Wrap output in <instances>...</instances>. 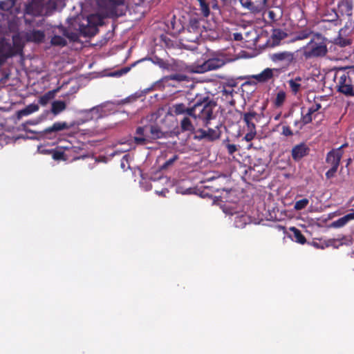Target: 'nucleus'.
<instances>
[{"mask_svg":"<svg viewBox=\"0 0 354 354\" xmlns=\"http://www.w3.org/2000/svg\"><path fill=\"white\" fill-rule=\"evenodd\" d=\"M100 8H104L102 14H91L78 24V30L83 37H91L98 32V27L103 24L105 17L122 16L125 1H96Z\"/></svg>","mask_w":354,"mask_h":354,"instance_id":"1","label":"nucleus"},{"mask_svg":"<svg viewBox=\"0 0 354 354\" xmlns=\"http://www.w3.org/2000/svg\"><path fill=\"white\" fill-rule=\"evenodd\" d=\"M216 102L208 95H196L193 101L192 118L203 127H207L216 117L214 110Z\"/></svg>","mask_w":354,"mask_h":354,"instance_id":"2","label":"nucleus"},{"mask_svg":"<svg viewBox=\"0 0 354 354\" xmlns=\"http://www.w3.org/2000/svg\"><path fill=\"white\" fill-rule=\"evenodd\" d=\"M327 39L320 33L313 35L310 41L307 44V50L305 51L306 57H324L328 52L326 46Z\"/></svg>","mask_w":354,"mask_h":354,"instance_id":"3","label":"nucleus"},{"mask_svg":"<svg viewBox=\"0 0 354 354\" xmlns=\"http://www.w3.org/2000/svg\"><path fill=\"white\" fill-rule=\"evenodd\" d=\"M205 24L206 21L204 19L192 17L187 26V32L191 35L187 36L186 39L190 42L197 41L202 36L203 32L207 30Z\"/></svg>","mask_w":354,"mask_h":354,"instance_id":"4","label":"nucleus"},{"mask_svg":"<svg viewBox=\"0 0 354 354\" xmlns=\"http://www.w3.org/2000/svg\"><path fill=\"white\" fill-rule=\"evenodd\" d=\"M225 64V61L220 58H212L203 64H196L185 67V71L192 73H203L218 69Z\"/></svg>","mask_w":354,"mask_h":354,"instance_id":"5","label":"nucleus"},{"mask_svg":"<svg viewBox=\"0 0 354 354\" xmlns=\"http://www.w3.org/2000/svg\"><path fill=\"white\" fill-rule=\"evenodd\" d=\"M344 147V145H342L337 149H332L326 155V162L331 166L330 169L326 173V177L328 179L334 177L337 171L341 158L343 156L342 148Z\"/></svg>","mask_w":354,"mask_h":354,"instance_id":"6","label":"nucleus"},{"mask_svg":"<svg viewBox=\"0 0 354 354\" xmlns=\"http://www.w3.org/2000/svg\"><path fill=\"white\" fill-rule=\"evenodd\" d=\"M353 74H350V69L344 71L338 78L337 83V91L348 97H354V84L352 78Z\"/></svg>","mask_w":354,"mask_h":354,"instance_id":"7","label":"nucleus"},{"mask_svg":"<svg viewBox=\"0 0 354 354\" xmlns=\"http://www.w3.org/2000/svg\"><path fill=\"white\" fill-rule=\"evenodd\" d=\"M270 59L274 63L283 64L287 66L294 62L295 53L290 51H279L270 55Z\"/></svg>","mask_w":354,"mask_h":354,"instance_id":"8","label":"nucleus"},{"mask_svg":"<svg viewBox=\"0 0 354 354\" xmlns=\"http://www.w3.org/2000/svg\"><path fill=\"white\" fill-rule=\"evenodd\" d=\"M133 141L138 145H145L151 143L148 125L136 128Z\"/></svg>","mask_w":354,"mask_h":354,"instance_id":"9","label":"nucleus"},{"mask_svg":"<svg viewBox=\"0 0 354 354\" xmlns=\"http://www.w3.org/2000/svg\"><path fill=\"white\" fill-rule=\"evenodd\" d=\"M194 138L198 140L205 139L208 141L212 142L219 138L220 134L217 131L208 128L207 130L203 129H198L194 132Z\"/></svg>","mask_w":354,"mask_h":354,"instance_id":"10","label":"nucleus"},{"mask_svg":"<svg viewBox=\"0 0 354 354\" xmlns=\"http://www.w3.org/2000/svg\"><path fill=\"white\" fill-rule=\"evenodd\" d=\"M310 152V148L304 142L295 145L291 150V156L295 162L301 160L303 158L308 156Z\"/></svg>","mask_w":354,"mask_h":354,"instance_id":"11","label":"nucleus"},{"mask_svg":"<svg viewBox=\"0 0 354 354\" xmlns=\"http://www.w3.org/2000/svg\"><path fill=\"white\" fill-rule=\"evenodd\" d=\"M275 73L277 76L280 73V70L279 68H266L260 73L252 75V77L259 83H265L272 80Z\"/></svg>","mask_w":354,"mask_h":354,"instance_id":"12","label":"nucleus"},{"mask_svg":"<svg viewBox=\"0 0 354 354\" xmlns=\"http://www.w3.org/2000/svg\"><path fill=\"white\" fill-rule=\"evenodd\" d=\"M72 127L71 124H68L66 122H56L52 126L45 129L43 131L44 136L46 138H51L50 135L55 133L58 131L63 130H68Z\"/></svg>","mask_w":354,"mask_h":354,"instance_id":"13","label":"nucleus"},{"mask_svg":"<svg viewBox=\"0 0 354 354\" xmlns=\"http://www.w3.org/2000/svg\"><path fill=\"white\" fill-rule=\"evenodd\" d=\"M240 3L250 12L257 14L263 10L267 1H240Z\"/></svg>","mask_w":354,"mask_h":354,"instance_id":"14","label":"nucleus"},{"mask_svg":"<svg viewBox=\"0 0 354 354\" xmlns=\"http://www.w3.org/2000/svg\"><path fill=\"white\" fill-rule=\"evenodd\" d=\"M354 1H339L338 9L342 15L349 17V20L354 21Z\"/></svg>","mask_w":354,"mask_h":354,"instance_id":"15","label":"nucleus"},{"mask_svg":"<svg viewBox=\"0 0 354 354\" xmlns=\"http://www.w3.org/2000/svg\"><path fill=\"white\" fill-rule=\"evenodd\" d=\"M171 109L176 115H185L192 118L193 105L187 106L183 103H176L173 104Z\"/></svg>","mask_w":354,"mask_h":354,"instance_id":"16","label":"nucleus"},{"mask_svg":"<svg viewBox=\"0 0 354 354\" xmlns=\"http://www.w3.org/2000/svg\"><path fill=\"white\" fill-rule=\"evenodd\" d=\"M259 119V115L257 112L252 111L243 113V120L246 124L248 129H256L255 122H258Z\"/></svg>","mask_w":354,"mask_h":354,"instance_id":"17","label":"nucleus"},{"mask_svg":"<svg viewBox=\"0 0 354 354\" xmlns=\"http://www.w3.org/2000/svg\"><path fill=\"white\" fill-rule=\"evenodd\" d=\"M0 54L6 58L15 56V53L11 48V43L9 39L1 38L0 39Z\"/></svg>","mask_w":354,"mask_h":354,"instance_id":"18","label":"nucleus"},{"mask_svg":"<svg viewBox=\"0 0 354 354\" xmlns=\"http://www.w3.org/2000/svg\"><path fill=\"white\" fill-rule=\"evenodd\" d=\"M351 211V212L333 221L330 225L331 227L335 228L342 227L345 225H346L349 221L354 220V209H352Z\"/></svg>","mask_w":354,"mask_h":354,"instance_id":"19","label":"nucleus"},{"mask_svg":"<svg viewBox=\"0 0 354 354\" xmlns=\"http://www.w3.org/2000/svg\"><path fill=\"white\" fill-rule=\"evenodd\" d=\"M45 37L44 32L39 30H33L26 33V39L29 41L40 43Z\"/></svg>","mask_w":354,"mask_h":354,"instance_id":"20","label":"nucleus"},{"mask_svg":"<svg viewBox=\"0 0 354 354\" xmlns=\"http://www.w3.org/2000/svg\"><path fill=\"white\" fill-rule=\"evenodd\" d=\"M145 2L146 1H139L138 3H135L134 6H133L130 5L129 1H125L124 4L126 6L124 8V12H126L127 8L131 9L130 7L131 6V8L136 10L135 12L138 15V18H140L144 16L146 12L145 8H144V4ZM125 15V13H124L122 15Z\"/></svg>","mask_w":354,"mask_h":354,"instance_id":"21","label":"nucleus"},{"mask_svg":"<svg viewBox=\"0 0 354 354\" xmlns=\"http://www.w3.org/2000/svg\"><path fill=\"white\" fill-rule=\"evenodd\" d=\"M144 60H148L151 62L155 65H157L162 69H169V64L167 60H165L157 55H153L151 57H146L142 59H140L139 62H142Z\"/></svg>","mask_w":354,"mask_h":354,"instance_id":"22","label":"nucleus"},{"mask_svg":"<svg viewBox=\"0 0 354 354\" xmlns=\"http://www.w3.org/2000/svg\"><path fill=\"white\" fill-rule=\"evenodd\" d=\"M148 128L149 131L150 142H151L153 140L160 139L165 137V133L158 125L149 124L148 125Z\"/></svg>","mask_w":354,"mask_h":354,"instance_id":"23","label":"nucleus"},{"mask_svg":"<svg viewBox=\"0 0 354 354\" xmlns=\"http://www.w3.org/2000/svg\"><path fill=\"white\" fill-rule=\"evenodd\" d=\"M11 48L12 52L15 53V55L21 54L23 51L24 44L21 38L18 35H14L12 37V43L11 44Z\"/></svg>","mask_w":354,"mask_h":354,"instance_id":"24","label":"nucleus"},{"mask_svg":"<svg viewBox=\"0 0 354 354\" xmlns=\"http://www.w3.org/2000/svg\"><path fill=\"white\" fill-rule=\"evenodd\" d=\"M190 117L191 116L185 115L181 120L180 124L183 131L195 132V127L191 121Z\"/></svg>","mask_w":354,"mask_h":354,"instance_id":"25","label":"nucleus"},{"mask_svg":"<svg viewBox=\"0 0 354 354\" xmlns=\"http://www.w3.org/2000/svg\"><path fill=\"white\" fill-rule=\"evenodd\" d=\"M66 109V104L64 101L55 100L52 103L51 112L53 115H57Z\"/></svg>","mask_w":354,"mask_h":354,"instance_id":"26","label":"nucleus"},{"mask_svg":"<svg viewBox=\"0 0 354 354\" xmlns=\"http://www.w3.org/2000/svg\"><path fill=\"white\" fill-rule=\"evenodd\" d=\"M290 230L292 232V239L293 241L300 244H304L306 242L305 236L299 229L291 227Z\"/></svg>","mask_w":354,"mask_h":354,"instance_id":"27","label":"nucleus"},{"mask_svg":"<svg viewBox=\"0 0 354 354\" xmlns=\"http://www.w3.org/2000/svg\"><path fill=\"white\" fill-rule=\"evenodd\" d=\"M286 99V93L284 91L281 90L279 91L276 95V97L273 102L274 106L276 108H280L281 107Z\"/></svg>","mask_w":354,"mask_h":354,"instance_id":"28","label":"nucleus"},{"mask_svg":"<svg viewBox=\"0 0 354 354\" xmlns=\"http://www.w3.org/2000/svg\"><path fill=\"white\" fill-rule=\"evenodd\" d=\"M313 34L310 28H303L295 32V40H303L308 38Z\"/></svg>","mask_w":354,"mask_h":354,"instance_id":"29","label":"nucleus"},{"mask_svg":"<svg viewBox=\"0 0 354 354\" xmlns=\"http://www.w3.org/2000/svg\"><path fill=\"white\" fill-rule=\"evenodd\" d=\"M288 84L290 87L291 93L295 95H297L302 90L306 88V85H303V84L293 82L292 81H288Z\"/></svg>","mask_w":354,"mask_h":354,"instance_id":"30","label":"nucleus"},{"mask_svg":"<svg viewBox=\"0 0 354 354\" xmlns=\"http://www.w3.org/2000/svg\"><path fill=\"white\" fill-rule=\"evenodd\" d=\"M55 97V91H50L40 96L38 101L42 106H46L48 102Z\"/></svg>","mask_w":354,"mask_h":354,"instance_id":"31","label":"nucleus"},{"mask_svg":"<svg viewBox=\"0 0 354 354\" xmlns=\"http://www.w3.org/2000/svg\"><path fill=\"white\" fill-rule=\"evenodd\" d=\"M287 33L281 29H274L272 38L274 42L279 43L281 40L287 37Z\"/></svg>","mask_w":354,"mask_h":354,"instance_id":"32","label":"nucleus"},{"mask_svg":"<svg viewBox=\"0 0 354 354\" xmlns=\"http://www.w3.org/2000/svg\"><path fill=\"white\" fill-rule=\"evenodd\" d=\"M39 110V106L36 104H30L25 109L19 111V115H28Z\"/></svg>","mask_w":354,"mask_h":354,"instance_id":"33","label":"nucleus"},{"mask_svg":"<svg viewBox=\"0 0 354 354\" xmlns=\"http://www.w3.org/2000/svg\"><path fill=\"white\" fill-rule=\"evenodd\" d=\"M164 79L166 80H174L178 82H180L187 80V76L181 73H176L165 76Z\"/></svg>","mask_w":354,"mask_h":354,"instance_id":"34","label":"nucleus"},{"mask_svg":"<svg viewBox=\"0 0 354 354\" xmlns=\"http://www.w3.org/2000/svg\"><path fill=\"white\" fill-rule=\"evenodd\" d=\"M50 43L53 46H65L67 44L66 39L59 35H55L51 38Z\"/></svg>","mask_w":354,"mask_h":354,"instance_id":"35","label":"nucleus"},{"mask_svg":"<svg viewBox=\"0 0 354 354\" xmlns=\"http://www.w3.org/2000/svg\"><path fill=\"white\" fill-rule=\"evenodd\" d=\"M179 159V156L177 154L173 155L171 158H169L168 160H167L161 166V169H167L171 167L174 163Z\"/></svg>","mask_w":354,"mask_h":354,"instance_id":"36","label":"nucleus"},{"mask_svg":"<svg viewBox=\"0 0 354 354\" xmlns=\"http://www.w3.org/2000/svg\"><path fill=\"white\" fill-rule=\"evenodd\" d=\"M308 203H309V200L308 198H303V199L296 201L295 203V205H294V208L297 211L302 210L306 207V206L308 205Z\"/></svg>","mask_w":354,"mask_h":354,"instance_id":"37","label":"nucleus"},{"mask_svg":"<svg viewBox=\"0 0 354 354\" xmlns=\"http://www.w3.org/2000/svg\"><path fill=\"white\" fill-rule=\"evenodd\" d=\"M53 158L56 160H66L68 158V154L62 151H53L52 153Z\"/></svg>","mask_w":354,"mask_h":354,"instance_id":"38","label":"nucleus"},{"mask_svg":"<svg viewBox=\"0 0 354 354\" xmlns=\"http://www.w3.org/2000/svg\"><path fill=\"white\" fill-rule=\"evenodd\" d=\"M64 35L68 37L70 40L73 41H77L79 39L80 31L78 32H73L69 30H66L64 32Z\"/></svg>","mask_w":354,"mask_h":354,"instance_id":"39","label":"nucleus"},{"mask_svg":"<svg viewBox=\"0 0 354 354\" xmlns=\"http://www.w3.org/2000/svg\"><path fill=\"white\" fill-rule=\"evenodd\" d=\"M201 10L203 15L205 17H208L209 15V4L207 3V1H199Z\"/></svg>","mask_w":354,"mask_h":354,"instance_id":"40","label":"nucleus"},{"mask_svg":"<svg viewBox=\"0 0 354 354\" xmlns=\"http://www.w3.org/2000/svg\"><path fill=\"white\" fill-rule=\"evenodd\" d=\"M82 150V148L80 146H73V147H72V149H71V152L67 153L68 154V156H73V160H77V159H79L80 157L77 156V155L80 153V151Z\"/></svg>","mask_w":354,"mask_h":354,"instance_id":"41","label":"nucleus"},{"mask_svg":"<svg viewBox=\"0 0 354 354\" xmlns=\"http://www.w3.org/2000/svg\"><path fill=\"white\" fill-rule=\"evenodd\" d=\"M335 44L340 47H345L351 44V40L347 38L339 37L336 39Z\"/></svg>","mask_w":354,"mask_h":354,"instance_id":"42","label":"nucleus"},{"mask_svg":"<svg viewBox=\"0 0 354 354\" xmlns=\"http://www.w3.org/2000/svg\"><path fill=\"white\" fill-rule=\"evenodd\" d=\"M308 80V78L303 76H296L295 77H292L288 81H292L293 82L299 83V84H303V85H306L307 82Z\"/></svg>","mask_w":354,"mask_h":354,"instance_id":"43","label":"nucleus"},{"mask_svg":"<svg viewBox=\"0 0 354 354\" xmlns=\"http://www.w3.org/2000/svg\"><path fill=\"white\" fill-rule=\"evenodd\" d=\"M248 132L245 134L243 139L245 140H246L247 142H250L254 138V137L257 134V131H256V129H254V130L252 129H248Z\"/></svg>","mask_w":354,"mask_h":354,"instance_id":"44","label":"nucleus"},{"mask_svg":"<svg viewBox=\"0 0 354 354\" xmlns=\"http://www.w3.org/2000/svg\"><path fill=\"white\" fill-rule=\"evenodd\" d=\"M234 223L236 227H243L246 224V217L244 216L236 217Z\"/></svg>","mask_w":354,"mask_h":354,"instance_id":"45","label":"nucleus"},{"mask_svg":"<svg viewBox=\"0 0 354 354\" xmlns=\"http://www.w3.org/2000/svg\"><path fill=\"white\" fill-rule=\"evenodd\" d=\"M312 113H310V111L308 110L307 113L306 114L302 113V122L304 124H307L312 122L313 118H312Z\"/></svg>","mask_w":354,"mask_h":354,"instance_id":"46","label":"nucleus"},{"mask_svg":"<svg viewBox=\"0 0 354 354\" xmlns=\"http://www.w3.org/2000/svg\"><path fill=\"white\" fill-rule=\"evenodd\" d=\"M343 244L342 241L340 239H328V245H331L335 248H338L339 245Z\"/></svg>","mask_w":354,"mask_h":354,"instance_id":"47","label":"nucleus"},{"mask_svg":"<svg viewBox=\"0 0 354 354\" xmlns=\"http://www.w3.org/2000/svg\"><path fill=\"white\" fill-rule=\"evenodd\" d=\"M225 147L230 155L234 154L238 150L236 145L234 144H227Z\"/></svg>","mask_w":354,"mask_h":354,"instance_id":"48","label":"nucleus"},{"mask_svg":"<svg viewBox=\"0 0 354 354\" xmlns=\"http://www.w3.org/2000/svg\"><path fill=\"white\" fill-rule=\"evenodd\" d=\"M282 134L285 136H291L293 135L292 130L288 126H283L282 127Z\"/></svg>","mask_w":354,"mask_h":354,"instance_id":"49","label":"nucleus"},{"mask_svg":"<svg viewBox=\"0 0 354 354\" xmlns=\"http://www.w3.org/2000/svg\"><path fill=\"white\" fill-rule=\"evenodd\" d=\"M322 106L319 103H315L314 105H313L311 107L308 109V111L310 113L313 114L315 112L319 111L321 109Z\"/></svg>","mask_w":354,"mask_h":354,"instance_id":"50","label":"nucleus"},{"mask_svg":"<svg viewBox=\"0 0 354 354\" xmlns=\"http://www.w3.org/2000/svg\"><path fill=\"white\" fill-rule=\"evenodd\" d=\"M15 2L16 1H0V8L1 9H5V6H6L12 7V6L15 5Z\"/></svg>","mask_w":354,"mask_h":354,"instance_id":"51","label":"nucleus"},{"mask_svg":"<svg viewBox=\"0 0 354 354\" xmlns=\"http://www.w3.org/2000/svg\"><path fill=\"white\" fill-rule=\"evenodd\" d=\"M60 147L63 149H64V152H66V153H68L71 152V149H72V147H73V145L71 143V142H68L66 143V145H62L60 146Z\"/></svg>","mask_w":354,"mask_h":354,"instance_id":"52","label":"nucleus"},{"mask_svg":"<svg viewBox=\"0 0 354 354\" xmlns=\"http://www.w3.org/2000/svg\"><path fill=\"white\" fill-rule=\"evenodd\" d=\"M136 62L132 64L131 65V66H126V67H124V68L120 69V74H122V75H123L127 73L131 70V68L133 66H136Z\"/></svg>","mask_w":354,"mask_h":354,"instance_id":"53","label":"nucleus"},{"mask_svg":"<svg viewBox=\"0 0 354 354\" xmlns=\"http://www.w3.org/2000/svg\"><path fill=\"white\" fill-rule=\"evenodd\" d=\"M264 166H257L254 165L253 167H250V170L256 171L259 174H262L264 171Z\"/></svg>","mask_w":354,"mask_h":354,"instance_id":"54","label":"nucleus"},{"mask_svg":"<svg viewBox=\"0 0 354 354\" xmlns=\"http://www.w3.org/2000/svg\"><path fill=\"white\" fill-rule=\"evenodd\" d=\"M268 17L272 21H277L278 17L276 16V14L272 10L268 11Z\"/></svg>","mask_w":354,"mask_h":354,"instance_id":"55","label":"nucleus"},{"mask_svg":"<svg viewBox=\"0 0 354 354\" xmlns=\"http://www.w3.org/2000/svg\"><path fill=\"white\" fill-rule=\"evenodd\" d=\"M233 37L235 41H241L243 39L242 34L240 32H234Z\"/></svg>","mask_w":354,"mask_h":354,"instance_id":"56","label":"nucleus"},{"mask_svg":"<svg viewBox=\"0 0 354 354\" xmlns=\"http://www.w3.org/2000/svg\"><path fill=\"white\" fill-rule=\"evenodd\" d=\"M111 77H120L122 74H120V70H117L110 74Z\"/></svg>","mask_w":354,"mask_h":354,"instance_id":"57","label":"nucleus"},{"mask_svg":"<svg viewBox=\"0 0 354 354\" xmlns=\"http://www.w3.org/2000/svg\"><path fill=\"white\" fill-rule=\"evenodd\" d=\"M346 69H350V74H353V75L354 77V66H349V67L346 68Z\"/></svg>","mask_w":354,"mask_h":354,"instance_id":"58","label":"nucleus"},{"mask_svg":"<svg viewBox=\"0 0 354 354\" xmlns=\"http://www.w3.org/2000/svg\"><path fill=\"white\" fill-rule=\"evenodd\" d=\"M131 99V97H127V98H125L123 101H124V103H126V102H130V100ZM132 99L133 100H136V97H132Z\"/></svg>","mask_w":354,"mask_h":354,"instance_id":"59","label":"nucleus"},{"mask_svg":"<svg viewBox=\"0 0 354 354\" xmlns=\"http://www.w3.org/2000/svg\"><path fill=\"white\" fill-rule=\"evenodd\" d=\"M37 1H29L28 5H27V9H29V8L30 6H32L33 4H35V3H37Z\"/></svg>","mask_w":354,"mask_h":354,"instance_id":"60","label":"nucleus"},{"mask_svg":"<svg viewBox=\"0 0 354 354\" xmlns=\"http://www.w3.org/2000/svg\"><path fill=\"white\" fill-rule=\"evenodd\" d=\"M281 117V113L277 115L275 117H274V120H278Z\"/></svg>","mask_w":354,"mask_h":354,"instance_id":"61","label":"nucleus"},{"mask_svg":"<svg viewBox=\"0 0 354 354\" xmlns=\"http://www.w3.org/2000/svg\"><path fill=\"white\" fill-rule=\"evenodd\" d=\"M171 25L172 29H174L175 27H174V23L173 22V21H171Z\"/></svg>","mask_w":354,"mask_h":354,"instance_id":"62","label":"nucleus"},{"mask_svg":"<svg viewBox=\"0 0 354 354\" xmlns=\"http://www.w3.org/2000/svg\"><path fill=\"white\" fill-rule=\"evenodd\" d=\"M80 5L81 7H82V6H84V3L82 1H80Z\"/></svg>","mask_w":354,"mask_h":354,"instance_id":"63","label":"nucleus"},{"mask_svg":"<svg viewBox=\"0 0 354 354\" xmlns=\"http://www.w3.org/2000/svg\"><path fill=\"white\" fill-rule=\"evenodd\" d=\"M220 189H223V190H224V189H223V188H217V189H216V190H217V191H219Z\"/></svg>","mask_w":354,"mask_h":354,"instance_id":"64","label":"nucleus"}]
</instances>
